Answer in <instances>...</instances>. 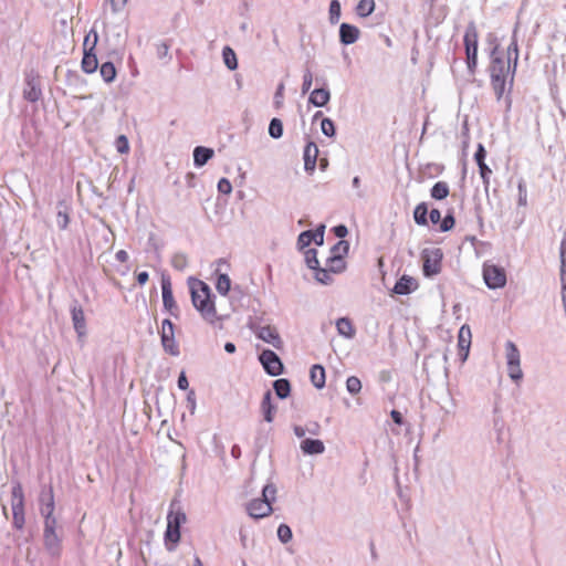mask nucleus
I'll list each match as a JSON object with an SVG mask.
<instances>
[{"mask_svg": "<svg viewBox=\"0 0 566 566\" xmlns=\"http://www.w3.org/2000/svg\"><path fill=\"white\" fill-rule=\"evenodd\" d=\"M517 61L518 46L515 38H512L506 50L495 46L491 54L489 65L490 85L496 101H504L505 112H510L512 108L511 93L514 85Z\"/></svg>", "mask_w": 566, "mask_h": 566, "instance_id": "nucleus-1", "label": "nucleus"}, {"mask_svg": "<svg viewBox=\"0 0 566 566\" xmlns=\"http://www.w3.org/2000/svg\"><path fill=\"white\" fill-rule=\"evenodd\" d=\"M189 287L192 305L202 319L212 326L221 325L223 316L218 314L214 295L209 285L201 280L192 279L189 281Z\"/></svg>", "mask_w": 566, "mask_h": 566, "instance_id": "nucleus-2", "label": "nucleus"}, {"mask_svg": "<svg viewBox=\"0 0 566 566\" xmlns=\"http://www.w3.org/2000/svg\"><path fill=\"white\" fill-rule=\"evenodd\" d=\"M187 516L182 510L180 502L174 499L169 505L167 514V528L165 532L166 544H176L180 539V527L186 523Z\"/></svg>", "mask_w": 566, "mask_h": 566, "instance_id": "nucleus-3", "label": "nucleus"}, {"mask_svg": "<svg viewBox=\"0 0 566 566\" xmlns=\"http://www.w3.org/2000/svg\"><path fill=\"white\" fill-rule=\"evenodd\" d=\"M43 545L48 554L57 558L62 553V528L59 527L56 520L44 522Z\"/></svg>", "mask_w": 566, "mask_h": 566, "instance_id": "nucleus-4", "label": "nucleus"}, {"mask_svg": "<svg viewBox=\"0 0 566 566\" xmlns=\"http://www.w3.org/2000/svg\"><path fill=\"white\" fill-rule=\"evenodd\" d=\"M467 54V65L471 73H474L478 65V44H479V32L473 22H471L463 36Z\"/></svg>", "mask_w": 566, "mask_h": 566, "instance_id": "nucleus-5", "label": "nucleus"}, {"mask_svg": "<svg viewBox=\"0 0 566 566\" xmlns=\"http://www.w3.org/2000/svg\"><path fill=\"white\" fill-rule=\"evenodd\" d=\"M346 268L345 259L329 255L325 262V266L315 272V279L323 284H331L333 275L343 272Z\"/></svg>", "mask_w": 566, "mask_h": 566, "instance_id": "nucleus-6", "label": "nucleus"}, {"mask_svg": "<svg viewBox=\"0 0 566 566\" xmlns=\"http://www.w3.org/2000/svg\"><path fill=\"white\" fill-rule=\"evenodd\" d=\"M276 497H253L245 504V511L254 520L269 516L273 512Z\"/></svg>", "mask_w": 566, "mask_h": 566, "instance_id": "nucleus-7", "label": "nucleus"}, {"mask_svg": "<svg viewBox=\"0 0 566 566\" xmlns=\"http://www.w3.org/2000/svg\"><path fill=\"white\" fill-rule=\"evenodd\" d=\"M483 279L488 287L501 289L506 284L505 270L495 264L485 263L483 265Z\"/></svg>", "mask_w": 566, "mask_h": 566, "instance_id": "nucleus-8", "label": "nucleus"}, {"mask_svg": "<svg viewBox=\"0 0 566 566\" xmlns=\"http://www.w3.org/2000/svg\"><path fill=\"white\" fill-rule=\"evenodd\" d=\"M422 261L423 274L426 276L436 275L441 270L442 252L440 249L424 250L422 252Z\"/></svg>", "mask_w": 566, "mask_h": 566, "instance_id": "nucleus-9", "label": "nucleus"}, {"mask_svg": "<svg viewBox=\"0 0 566 566\" xmlns=\"http://www.w3.org/2000/svg\"><path fill=\"white\" fill-rule=\"evenodd\" d=\"M161 343L167 353L170 355H178L179 347L175 340L174 324L169 319H164L161 324Z\"/></svg>", "mask_w": 566, "mask_h": 566, "instance_id": "nucleus-10", "label": "nucleus"}, {"mask_svg": "<svg viewBox=\"0 0 566 566\" xmlns=\"http://www.w3.org/2000/svg\"><path fill=\"white\" fill-rule=\"evenodd\" d=\"M161 294L165 310H167L170 315L178 317L179 307L172 295L171 281L169 276L163 275L161 277Z\"/></svg>", "mask_w": 566, "mask_h": 566, "instance_id": "nucleus-11", "label": "nucleus"}, {"mask_svg": "<svg viewBox=\"0 0 566 566\" xmlns=\"http://www.w3.org/2000/svg\"><path fill=\"white\" fill-rule=\"evenodd\" d=\"M260 361L271 376H279L283 371V364L273 350H263L260 355Z\"/></svg>", "mask_w": 566, "mask_h": 566, "instance_id": "nucleus-12", "label": "nucleus"}, {"mask_svg": "<svg viewBox=\"0 0 566 566\" xmlns=\"http://www.w3.org/2000/svg\"><path fill=\"white\" fill-rule=\"evenodd\" d=\"M486 150L482 144L478 145V149L474 154V159L479 166L480 176L482 178L485 190L490 187V178L492 169L485 163Z\"/></svg>", "mask_w": 566, "mask_h": 566, "instance_id": "nucleus-13", "label": "nucleus"}, {"mask_svg": "<svg viewBox=\"0 0 566 566\" xmlns=\"http://www.w3.org/2000/svg\"><path fill=\"white\" fill-rule=\"evenodd\" d=\"M258 337L262 340L271 344L273 347L280 349L283 346V342L280 337L277 329L273 326L266 325L259 328L256 333Z\"/></svg>", "mask_w": 566, "mask_h": 566, "instance_id": "nucleus-14", "label": "nucleus"}, {"mask_svg": "<svg viewBox=\"0 0 566 566\" xmlns=\"http://www.w3.org/2000/svg\"><path fill=\"white\" fill-rule=\"evenodd\" d=\"M71 316L77 336L84 337L86 335V319L82 306L74 305L71 308Z\"/></svg>", "mask_w": 566, "mask_h": 566, "instance_id": "nucleus-15", "label": "nucleus"}, {"mask_svg": "<svg viewBox=\"0 0 566 566\" xmlns=\"http://www.w3.org/2000/svg\"><path fill=\"white\" fill-rule=\"evenodd\" d=\"M24 497H12L11 509L13 521L12 524L17 530H22L24 525Z\"/></svg>", "mask_w": 566, "mask_h": 566, "instance_id": "nucleus-16", "label": "nucleus"}, {"mask_svg": "<svg viewBox=\"0 0 566 566\" xmlns=\"http://www.w3.org/2000/svg\"><path fill=\"white\" fill-rule=\"evenodd\" d=\"M318 147L315 143L308 142L304 148V167L307 171H313L316 167Z\"/></svg>", "mask_w": 566, "mask_h": 566, "instance_id": "nucleus-17", "label": "nucleus"}, {"mask_svg": "<svg viewBox=\"0 0 566 566\" xmlns=\"http://www.w3.org/2000/svg\"><path fill=\"white\" fill-rule=\"evenodd\" d=\"M418 287L417 281L408 275H402L395 284L394 291L397 294H409Z\"/></svg>", "mask_w": 566, "mask_h": 566, "instance_id": "nucleus-18", "label": "nucleus"}, {"mask_svg": "<svg viewBox=\"0 0 566 566\" xmlns=\"http://www.w3.org/2000/svg\"><path fill=\"white\" fill-rule=\"evenodd\" d=\"M471 329L468 325L461 326L458 335V346L461 353H463V359L468 357L469 349L471 346Z\"/></svg>", "mask_w": 566, "mask_h": 566, "instance_id": "nucleus-19", "label": "nucleus"}, {"mask_svg": "<svg viewBox=\"0 0 566 566\" xmlns=\"http://www.w3.org/2000/svg\"><path fill=\"white\" fill-rule=\"evenodd\" d=\"M359 30L357 27L343 23L339 28L340 42L344 44H352L358 40Z\"/></svg>", "mask_w": 566, "mask_h": 566, "instance_id": "nucleus-20", "label": "nucleus"}, {"mask_svg": "<svg viewBox=\"0 0 566 566\" xmlns=\"http://www.w3.org/2000/svg\"><path fill=\"white\" fill-rule=\"evenodd\" d=\"M301 450L305 454H321L325 451L323 441L317 439H304L301 442Z\"/></svg>", "mask_w": 566, "mask_h": 566, "instance_id": "nucleus-21", "label": "nucleus"}, {"mask_svg": "<svg viewBox=\"0 0 566 566\" xmlns=\"http://www.w3.org/2000/svg\"><path fill=\"white\" fill-rule=\"evenodd\" d=\"M261 411L263 413L264 420L268 422L273 421L275 407L272 405V394L271 391H266L263 396L261 402Z\"/></svg>", "mask_w": 566, "mask_h": 566, "instance_id": "nucleus-22", "label": "nucleus"}, {"mask_svg": "<svg viewBox=\"0 0 566 566\" xmlns=\"http://www.w3.org/2000/svg\"><path fill=\"white\" fill-rule=\"evenodd\" d=\"M331 98V94L328 90L325 88H316L310 95V103L314 106L322 107L325 106Z\"/></svg>", "mask_w": 566, "mask_h": 566, "instance_id": "nucleus-23", "label": "nucleus"}, {"mask_svg": "<svg viewBox=\"0 0 566 566\" xmlns=\"http://www.w3.org/2000/svg\"><path fill=\"white\" fill-rule=\"evenodd\" d=\"M312 384L321 389L325 386L326 375L325 369L322 365H313L310 371Z\"/></svg>", "mask_w": 566, "mask_h": 566, "instance_id": "nucleus-24", "label": "nucleus"}, {"mask_svg": "<svg viewBox=\"0 0 566 566\" xmlns=\"http://www.w3.org/2000/svg\"><path fill=\"white\" fill-rule=\"evenodd\" d=\"M336 328L339 335L352 338L355 336L356 329L352 321L347 317H342L336 322Z\"/></svg>", "mask_w": 566, "mask_h": 566, "instance_id": "nucleus-25", "label": "nucleus"}, {"mask_svg": "<svg viewBox=\"0 0 566 566\" xmlns=\"http://www.w3.org/2000/svg\"><path fill=\"white\" fill-rule=\"evenodd\" d=\"M98 67V61L94 52H84L82 59V70L87 73H94Z\"/></svg>", "mask_w": 566, "mask_h": 566, "instance_id": "nucleus-26", "label": "nucleus"}, {"mask_svg": "<svg viewBox=\"0 0 566 566\" xmlns=\"http://www.w3.org/2000/svg\"><path fill=\"white\" fill-rule=\"evenodd\" d=\"M213 156L210 148L198 146L193 150V161L196 166H203Z\"/></svg>", "mask_w": 566, "mask_h": 566, "instance_id": "nucleus-27", "label": "nucleus"}, {"mask_svg": "<svg viewBox=\"0 0 566 566\" xmlns=\"http://www.w3.org/2000/svg\"><path fill=\"white\" fill-rule=\"evenodd\" d=\"M450 193L449 185L446 181H438L430 190V195L436 200H443Z\"/></svg>", "mask_w": 566, "mask_h": 566, "instance_id": "nucleus-28", "label": "nucleus"}, {"mask_svg": "<svg viewBox=\"0 0 566 566\" xmlns=\"http://www.w3.org/2000/svg\"><path fill=\"white\" fill-rule=\"evenodd\" d=\"M428 206L426 202H421L416 206L413 210L415 222L419 226L428 224Z\"/></svg>", "mask_w": 566, "mask_h": 566, "instance_id": "nucleus-29", "label": "nucleus"}, {"mask_svg": "<svg viewBox=\"0 0 566 566\" xmlns=\"http://www.w3.org/2000/svg\"><path fill=\"white\" fill-rule=\"evenodd\" d=\"M274 391L276 396L281 399L286 398L291 391V385L287 379L281 378L274 381L273 384Z\"/></svg>", "mask_w": 566, "mask_h": 566, "instance_id": "nucleus-30", "label": "nucleus"}, {"mask_svg": "<svg viewBox=\"0 0 566 566\" xmlns=\"http://www.w3.org/2000/svg\"><path fill=\"white\" fill-rule=\"evenodd\" d=\"M505 347L507 365H520L521 356L516 345L513 342H507Z\"/></svg>", "mask_w": 566, "mask_h": 566, "instance_id": "nucleus-31", "label": "nucleus"}, {"mask_svg": "<svg viewBox=\"0 0 566 566\" xmlns=\"http://www.w3.org/2000/svg\"><path fill=\"white\" fill-rule=\"evenodd\" d=\"M216 289L221 295H227L231 289V280L227 274L219 273L216 281Z\"/></svg>", "mask_w": 566, "mask_h": 566, "instance_id": "nucleus-32", "label": "nucleus"}, {"mask_svg": "<svg viewBox=\"0 0 566 566\" xmlns=\"http://www.w3.org/2000/svg\"><path fill=\"white\" fill-rule=\"evenodd\" d=\"M222 56L224 64L229 70H235L238 67V61L235 52L230 46H224L222 50Z\"/></svg>", "mask_w": 566, "mask_h": 566, "instance_id": "nucleus-33", "label": "nucleus"}, {"mask_svg": "<svg viewBox=\"0 0 566 566\" xmlns=\"http://www.w3.org/2000/svg\"><path fill=\"white\" fill-rule=\"evenodd\" d=\"M101 75L106 83H111L116 77V69L112 62H105L99 69Z\"/></svg>", "mask_w": 566, "mask_h": 566, "instance_id": "nucleus-34", "label": "nucleus"}, {"mask_svg": "<svg viewBox=\"0 0 566 566\" xmlns=\"http://www.w3.org/2000/svg\"><path fill=\"white\" fill-rule=\"evenodd\" d=\"M374 9V0H360L356 7V12L359 17L366 18L373 13Z\"/></svg>", "mask_w": 566, "mask_h": 566, "instance_id": "nucleus-35", "label": "nucleus"}, {"mask_svg": "<svg viewBox=\"0 0 566 566\" xmlns=\"http://www.w3.org/2000/svg\"><path fill=\"white\" fill-rule=\"evenodd\" d=\"M98 41V34L95 30H91L84 38L83 50L84 52H94Z\"/></svg>", "mask_w": 566, "mask_h": 566, "instance_id": "nucleus-36", "label": "nucleus"}, {"mask_svg": "<svg viewBox=\"0 0 566 566\" xmlns=\"http://www.w3.org/2000/svg\"><path fill=\"white\" fill-rule=\"evenodd\" d=\"M46 502L42 503L41 513L44 517V522L48 520H56L53 516L54 511V497H45Z\"/></svg>", "mask_w": 566, "mask_h": 566, "instance_id": "nucleus-37", "label": "nucleus"}, {"mask_svg": "<svg viewBox=\"0 0 566 566\" xmlns=\"http://www.w3.org/2000/svg\"><path fill=\"white\" fill-rule=\"evenodd\" d=\"M305 261L310 269L315 270L317 272L318 269H321L318 259H317V251L315 249H308L305 251Z\"/></svg>", "mask_w": 566, "mask_h": 566, "instance_id": "nucleus-38", "label": "nucleus"}, {"mask_svg": "<svg viewBox=\"0 0 566 566\" xmlns=\"http://www.w3.org/2000/svg\"><path fill=\"white\" fill-rule=\"evenodd\" d=\"M349 244L345 240L338 241L332 249H331V255L333 256H339L345 258V255L348 253Z\"/></svg>", "mask_w": 566, "mask_h": 566, "instance_id": "nucleus-39", "label": "nucleus"}, {"mask_svg": "<svg viewBox=\"0 0 566 566\" xmlns=\"http://www.w3.org/2000/svg\"><path fill=\"white\" fill-rule=\"evenodd\" d=\"M269 134L272 138H280L283 135V124L281 119L273 118L270 122Z\"/></svg>", "mask_w": 566, "mask_h": 566, "instance_id": "nucleus-40", "label": "nucleus"}, {"mask_svg": "<svg viewBox=\"0 0 566 566\" xmlns=\"http://www.w3.org/2000/svg\"><path fill=\"white\" fill-rule=\"evenodd\" d=\"M277 537L283 544L289 543L293 537L291 527L286 524H280L277 527Z\"/></svg>", "mask_w": 566, "mask_h": 566, "instance_id": "nucleus-41", "label": "nucleus"}, {"mask_svg": "<svg viewBox=\"0 0 566 566\" xmlns=\"http://www.w3.org/2000/svg\"><path fill=\"white\" fill-rule=\"evenodd\" d=\"M346 388L352 395H356L361 390V382L359 378L350 376L346 380Z\"/></svg>", "mask_w": 566, "mask_h": 566, "instance_id": "nucleus-42", "label": "nucleus"}, {"mask_svg": "<svg viewBox=\"0 0 566 566\" xmlns=\"http://www.w3.org/2000/svg\"><path fill=\"white\" fill-rule=\"evenodd\" d=\"M312 242H313V239H312V231L311 230L303 231L298 235L297 245H298L300 249L303 250V249L307 248Z\"/></svg>", "mask_w": 566, "mask_h": 566, "instance_id": "nucleus-43", "label": "nucleus"}, {"mask_svg": "<svg viewBox=\"0 0 566 566\" xmlns=\"http://www.w3.org/2000/svg\"><path fill=\"white\" fill-rule=\"evenodd\" d=\"M517 190H518L517 203L521 207H525L527 205V189H526V185L523 180H521L518 182Z\"/></svg>", "mask_w": 566, "mask_h": 566, "instance_id": "nucleus-44", "label": "nucleus"}, {"mask_svg": "<svg viewBox=\"0 0 566 566\" xmlns=\"http://www.w3.org/2000/svg\"><path fill=\"white\" fill-rule=\"evenodd\" d=\"M507 371L511 379L516 382L523 378V371L520 365H507Z\"/></svg>", "mask_w": 566, "mask_h": 566, "instance_id": "nucleus-45", "label": "nucleus"}, {"mask_svg": "<svg viewBox=\"0 0 566 566\" xmlns=\"http://www.w3.org/2000/svg\"><path fill=\"white\" fill-rule=\"evenodd\" d=\"M321 128H322V132L328 136V137H332L335 135V125L333 123L332 119L329 118H324L321 123Z\"/></svg>", "mask_w": 566, "mask_h": 566, "instance_id": "nucleus-46", "label": "nucleus"}, {"mask_svg": "<svg viewBox=\"0 0 566 566\" xmlns=\"http://www.w3.org/2000/svg\"><path fill=\"white\" fill-rule=\"evenodd\" d=\"M116 148L120 154H126L129 150V143L125 135H119L115 142Z\"/></svg>", "mask_w": 566, "mask_h": 566, "instance_id": "nucleus-47", "label": "nucleus"}, {"mask_svg": "<svg viewBox=\"0 0 566 566\" xmlns=\"http://www.w3.org/2000/svg\"><path fill=\"white\" fill-rule=\"evenodd\" d=\"M454 224H455L454 217L452 216V213H449L441 221L440 230L442 232H447V231L451 230L454 227Z\"/></svg>", "mask_w": 566, "mask_h": 566, "instance_id": "nucleus-48", "label": "nucleus"}, {"mask_svg": "<svg viewBox=\"0 0 566 566\" xmlns=\"http://www.w3.org/2000/svg\"><path fill=\"white\" fill-rule=\"evenodd\" d=\"M329 14L332 22L337 21L340 15V4L337 0H333L329 4Z\"/></svg>", "mask_w": 566, "mask_h": 566, "instance_id": "nucleus-49", "label": "nucleus"}, {"mask_svg": "<svg viewBox=\"0 0 566 566\" xmlns=\"http://www.w3.org/2000/svg\"><path fill=\"white\" fill-rule=\"evenodd\" d=\"M41 96V90L31 86L29 90L24 91V97L30 102H36Z\"/></svg>", "mask_w": 566, "mask_h": 566, "instance_id": "nucleus-50", "label": "nucleus"}, {"mask_svg": "<svg viewBox=\"0 0 566 566\" xmlns=\"http://www.w3.org/2000/svg\"><path fill=\"white\" fill-rule=\"evenodd\" d=\"M313 84V74L310 70H306L303 76L302 93H307Z\"/></svg>", "mask_w": 566, "mask_h": 566, "instance_id": "nucleus-51", "label": "nucleus"}, {"mask_svg": "<svg viewBox=\"0 0 566 566\" xmlns=\"http://www.w3.org/2000/svg\"><path fill=\"white\" fill-rule=\"evenodd\" d=\"M324 230L325 226H319L315 231H312V239L317 245H322L324 242Z\"/></svg>", "mask_w": 566, "mask_h": 566, "instance_id": "nucleus-52", "label": "nucleus"}, {"mask_svg": "<svg viewBox=\"0 0 566 566\" xmlns=\"http://www.w3.org/2000/svg\"><path fill=\"white\" fill-rule=\"evenodd\" d=\"M566 273V235L560 243V274Z\"/></svg>", "mask_w": 566, "mask_h": 566, "instance_id": "nucleus-53", "label": "nucleus"}, {"mask_svg": "<svg viewBox=\"0 0 566 566\" xmlns=\"http://www.w3.org/2000/svg\"><path fill=\"white\" fill-rule=\"evenodd\" d=\"M283 98H284V84L281 83L277 88H276V92H275V95H274V99H275V105L276 107H281L282 104H283Z\"/></svg>", "mask_w": 566, "mask_h": 566, "instance_id": "nucleus-54", "label": "nucleus"}, {"mask_svg": "<svg viewBox=\"0 0 566 566\" xmlns=\"http://www.w3.org/2000/svg\"><path fill=\"white\" fill-rule=\"evenodd\" d=\"M218 189L222 193H230L232 190V186L228 179L222 178L218 182Z\"/></svg>", "mask_w": 566, "mask_h": 566, "instance_id": "nucleus-55", "label": "nucleus"}, {"mask_svg": "<svg viewBox=\"0 0 566 566\" xmlns=\"http://www.w3.org/2000/svg\"><path fill=\"white\" fill-rule=\"evenodd\" d=\"M333 232L335 233V235L337 238L342 239V238L347 235L348 230H347V228L344 224H339V226H336V227L333 228Z\"/></svg>", "mask_w": 566, "mask_h": 566, "instance_id": "nucleus-56", "label": "nucleus"}, {"mask_svg": "<svg viewBox=\"0 0 566 566\" xmlns=\"http://www.w3.org/2000/svg\"><path fill=\"white\" fill-rule=\"evenodd\" d=\"M178 387L181 389V390H186L188 389L189 387V381L185 375V373L182 371L180 375H179V378H178Z\"/></svg>", "mask_w": 566, "mask_h": 566, "instance_id": "nucleus-57", "label": "nucleus"}, {"mask_svg": "<svg viewBox=\"0 0 566 566\" xmlns=\"http://www.w3.org/2000/svg\"><path fill=\"white\" fill-rule=\"evenodd\" d=\"M430 221L436 224L441 220V212L438 209H432L429 213Z\"/></svg>", "mask_w": 566, "mask_h": 566, "instance_id": "nucleus-58", "label": "nucleus"}, {"mask_svg": "<svg viewBox=\"0 0 566 566\" xmlns=\"http://www.w3.org/2000/svg\"><path fill=\"white\" fill-rule=\"evenodd\" d=\"M115 258L118 262L125 263L128 261V253L125 250H119L116 252Z\"/></svg>", "mask_w": 566, "mask_h": 566, "instance_id": "nucleus-59", "label": "nucleus"}, {"mask_svg": "<svg viewBox=\"0 0 566 566\" xmlns=\"http://www.w3.org/2000/svg\"><path fill=\"white\" fill-rule=\"evenodd\" d=\"M185 263H186V260L184 256H175L174 260H172V265L176 268V269H184L185 266Z\"/></svg>", "mask_w": 566, "mask_h": 566, "instance_id": "nucleus-60", "label": "nucleus"}, {"mask_svg": "<svg viewBox=\"0 0 566 566\" xmlns=\"http://www.w3.org/2000/svg\"><path fill=\"white\" fill-rule=\"evenodd\" d=\"M136 280H137V282H138V284H139V285H144V284H146V283L148 282V280H149V275H148V273H147V272H145V271H144V272H139V273L137 274V276H136Z\"/></svg>", "mask_w": 566, "mask_h": 566, "instance_id": "nucleus-61", "label": "nucleus"}, {"mask_svg": "<svg viewBox=\"0 0 566 566\" xmlns=\"http://www.w3.org/2000/svg\"><path fill=\"white\" fill-rule=\"evenodd\" d=\"M114 11H117L126 4L127 0H109Z\"/></svg>", "mask_w": 566, "mask_h": 566, "instance_id": "nucleus-62", "label": "nucleus"}, {"mask_svg": "<svg viewBox=\"0 0 566 566\" xmlns=\"http://www.w3.org/2000/svg\"><path fill=\"white\" fill-rule=\"evenodd\" d=\"M392 420L395 423L397 424H401L402 423V416L399 411L397 410H392L391 413H390Z\"/></svg>", "mask_w": 566, "mask_h": 566, "instance_id": "nucleus-63", "label": "nucleus"}, {"mask_svg": "<svg viewBox=\"0 0 566 566\" xmlns=\"http://www.w3.org/2000/svg\"><path fill=\"white\" fill-rule=\"evenodd\" d=\"M59 218H61V221H62L60 227L62 229H65L67 227V224H69V216H67V213L59 212Z\"/></svg>", "mask_w": 566, "mask_h": 566, "instance_id": "nucleus-64", "label": "nucleus"}]
</instances>
